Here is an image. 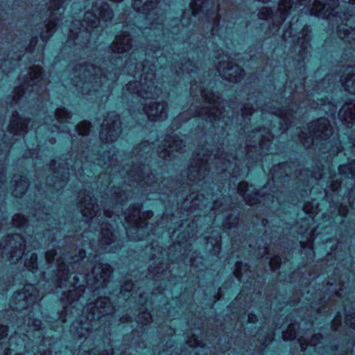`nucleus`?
I'll use <instances>...</instances> for the list:
<instances>
[{
    "mask_svg": "<svg viewBox=\"0 0 355 355\" xmlns=\"http://www.w3.org/2000/svg\"><path fill=\"white\" fill-rule=\"evenodd\" d=\"M70 252L63 257L58 256L55 250H49L45 254L46 261L57 267L58 278L67 281L70 275V270H74L77 265L78 273L87 283L91 284V288H105V283L109 280L112 273L111 266L101 261L99 255L95 254L86 262H82L85 257V251L80 249L78 255H70Z\"/></svg>",
    "mask_w": 355,
    "mask_h": 355,
    "instance_id": "3",
    "label": "nucleus"
},
{
    "mask_svg": "<svg viewBox=\"0 0 355 355\" xmlns=\"http://www.w3.org/2000/svg\"><path fill=\"white\" fill-rule=\"evenodd\" d=\"M214 159L216 160V164H218V162L219 161L223 165H225V162L222 161L224 159V157H222V155H218V154L215 155Z\"/></svg>",
    "mask_w": 355,
    "mask_h": 355,
    "instance_id": "46",
    "label": "nucleus"
},
{
    "mask_svg": "<svg viewBox=\"0 0 355 355\" xmlns=\"http://www.w3.org/2000/svg\"><path fill=\"white\" fill-rule=\"evenodd\" d=\"M259 1H261L263 3H268L270 1V0H258Z\"/></svg>",
    "mask_w": 355,
    "mask_h": 355,
    "instance_id": "58",
    "label": "nucleus"
},
{
    "mask_svg": "<svg viewBox=\"0 0 355 355\" xmlns=\"http://www.w3.org/2000/svg\"><path fill=\"white\" fill-rule=\"evenodd\" d=\"M218 71L222 78L234 83L239 82L245 75L244 70L237 64L228 62L227 66H225L222 61L218 63Z\"/></svg>",
    "mask_w": 355,
    "mask_h": 355,
    "instance_id": "18",
    "label": "nucleus"
},
{
    "mask_svg": "<svg viewBox=\"0 0 355 355\" xmlns=\"http://www.w3.org/2000/svg\"><path fill=\"white\" fill-rule=\"evenodd\" d=\"M252 110V107H250L248 105H245L241 109L243 117L248 118L249 116L252 115L253 113Z\"/></svg>",
    "mask_w": 355,
    "mask_h": 355,
    "instance_id": "40",
    "label": "nucleus"
},
{
    "mask_svg": "<svg viewBox=\"0 0 355 355\" xmlns=\"http://www.w3.org/2000/svg\"><path fill=\"white\" fill-rule=\"evenodd\" d=\"M131 37L129 33L123 31L122 35L116 36L115 40L110 46V65L107 69L96 67L93 64L83 65V63L71 64L68 67L69 79L64 86L75 87L74 92L89 96L88 99L96 100L107 96L110 92L111 85L120 74L119 66L123 64V58L132 48ZM71 89L72 88H70Z\"/></svg>",
    "mask_w": 355,
    "mask_h": 355,
    "instance_id": "1",
    "label": "nucleus"
},
{
    "mask_svg": "<svg viewBox=\"0 0 355 355\" xmlns=\"http://www.w3.org/2000/svg\"><path fill=\"white\" fill-rule=\"evenodd\" d=\"M137 50L132 51L122 69L123 71H128L135 78V81H129L125 89L135 95L137 99L140 98L142 110L149 120L163 121L167 118V103L164 101V96H161L163 92L155 81L156 66L148 64L150 61L148 60L145 63L133 62L132 59L136 60Z\"/></svg>",
    "mask_w": 355,
    "mask_h": 355,
    "instance_id": "2",
    "label": "nucleus"
},
{
    "mask_svg": "<svg viewBox=\"0 0 355 355\" xmlns=\"http://www.w3.org/2000/svg\"><path fill=\"white\" fill-rule=\"evenodd\" d=\"M317 100L320 102L313 101V102L310 104L311 108L320 110L329 116L334 115L336 113L337 107L334 103L323 98L320 99L318 97H317Z\"/></svg>",
    "mask_w": 355,
    "mask_h": 355,
    "instance_id": "26",
    "label": "nucleus"
},
{
    "mask_svg": "<svg viewBox=\"0 0 355 355\" xmlns=\"http://www.w3.org/2000/svg\"><path fill=\"white\" fill-rule=\"evenodd\" d=\"M101 210L99 209V212L98 213V214H97V216H95V217H94V218H93V220L94 219V220H95V221H96L97 220H98V221L102 220L103 217H101V218H100V219H98V218L101 216Z\"/></svg>",
    "mask_w": 355,
    "mask_h": 355,
    "instance_id": "51",
    "label": "nucleus"
},
{
    "mask_svg": "<svg viewBox=\"0 0 355 355\" xmlns=\"http://www.w3.org/2000/svg\"><path fill=\"white\" fill-rule=\"evenodd\" d=\"M194 87V85L191 86V94H194L195 96H198L199 94L200 99L202 101V106L196 111L197 116L212 123L218 124L221 121L227 125L230 116H227L225 114L224 101L212 91H208L200 87L199 91L197 92V87Z\"/></svg>",
    "mask_w": 355,
    "mask_h": 355,
    "instance_id": "7",
    "label": "nucleus"
},
{
    "mask_svg": "<svg viewBox=\"0 0 355 355\" xmlns=\"http://www.w3.org/2000/svg\"><path fill=\"white\" fill-rule=\"evenodd\" d=\"M286 166V164L282 163V164L278 165L277 166H274V168L276 167H278L279 168H284Z\"/></svg>",
    "mask_w": 355,
    "mask_h": 355,
    "instance_id": "54",
    "label": "nucleus"
},
{
    "mask_svg": "<svg viewBox=\"0 0 355 355\" xmlns=\"http://www.w3.org/2000/svg\"><path fill=\"white\" fill-rule=\"evenodd\" d=\"M172 67L173 68L172 70L174 69L178 76L183 75L184 72L187 73H195L198 70V67L191 60L181 63L180 65L178 66L179 69H177L176 65Z\"/></svg>",
    "mask_w": 355,
    "mask_h": 355,
    "instance_id": "32",
    "label": "nucleus"
},
{
    "mask_svg": "<svg viewBox=\"0 0 355 355\" xmlns=\"http://www.w3.org/2000/svg\"><path fill=\"white\" fill-rule=\"evenodd\" d=\"M85 196L80 194V200L78 202V208L80 209L81 213L87 219L93 220V218L96 216L99 212V207L96 203L97 200L92 193H88L87 195L84 193Z\"/></svg>",
    "mask_w": 355,
    "mask_h": 355,
    "instance_id": "17",
    "label": "nucleus"
},
{
    "mask_svg": "<svg viewBox=\"0 0 355 355\" xmlns=\"http://www.w3.org/2000/svg\"><path fill=\"white\" fill-rule=\"evenodd\" d=\"M303 209L306 214H309V216L312 218H313L317 213L316 208L315 209H309L308 203L304 205Z\"/></svg>",
    "mask_w": 355,
    "mask_h": 355,
    "instance_id": "42",
    "label": "nucleus"
},
{
    "mask_svg": "<svg viewBox=\"0 0 355 355\" xmlns=\"http://www.w3.org/2000/svg\"><path fill=\"white\" fill-rule=\"evenodd\" d=\"M238 193L242 196L244 200L249 205H254L257 202V193H254V196L251 198L250 194L248 193L249 188L248 184L245 182H241L238 185Z\"/></svg>",
    "mask_w": 355,
    "mask_h": 355,
    "instance_id": "31",
    "label": "nucleus"
},
{
    "mask_svg": "<svg viewBox=\"0 0 355 355\" xmlns=\"http://www.w3.org/2000/svg\"><path fill=\"white\" fill-rule=\"evenodd\" d=\"M300 1V0H298ZM332 3L329 0H300V6H304V14L315 15L329 19L332 24L338 25L337 34L340 39L349 43V49L355 52V0H345L343 6L345 10H341V6L338 4V0Z\"/></svg>",
    "mask_w": 355,
    "mask_h": 355,
    "instance_id": "4",
    "label": "nucleus"
},
{
    "mask_svg": "<svg viewBox=\"0 0 355 355\" xmlns=\"http://www.w3.org/2000/svg\"><path fill=\"white\" fill-rule=\"evenodd\" d=\"M310 30L308 27H305L303 29V37H299L297 42L300 44V53L301 55V57L302 58V61L304 62L305 56H304V54L307 53V49L309 46V42L310 40V35H309Z\"/></svg>",
    "mask_w": 355,
    "mask_h": 355,
    "instance_id": "33",
    "label": "nucleus"
},
{
    "mask_svg": "<svg viewBox=\"0 0 355 355\" xmlns=\"http://www.w3.org/2000/svg\"><path fill=\"white\" fill-rule=\"evenodd\" d=\"M146 216H147V217H148V218H149V217H150V216H153V212H152V211H148V212L146 213Z\"/></svg>",
    "mask_w": 355,
    "mask_h": 355,
    "instance_id": "57",
    "label": "nucleus"
},
{
    "mask_svg": "<svg viewBox=\"0 0 355 355\" xmlns=\"http://www.w3.org/2000/svg\"><path fill=\"white\" fill-rule=\"evenodd\" d=\"M270 112L277 116L278 118L284 120V117L286 116L285 114L283 113L282 110H277L276 108L271 109Z\"/></svg>",
    "mask_w": 355,
    "mask_h": 355,
    "instance_id": "44",
    "label": "nucleus"
},
{
    "mask_svg": "<svg viewBox=\"0 0 355 355\" xmlns=\"http://www.w3.org/2000/svg\"><path fill=\"white\" fill-rule=\"evenodd\" d=\"M308 133L302 132L299 135L300 141L308 148L311 144H318L320 141L322 150L329 153L330 155H336L343 150L340 141L337 135L333 136V129L329 121L324 117L313 121L308 126Z\"/></svg>",
    "mask_w": 355,
    "mask_h": 355,
    "instance_id": "6",
    "label": "nucleus"
},
{
    "mask_svg": "<svg viewBox=\"0 0 355 355\" xmlns=\"http://www.w3.org/2000/svg\"><path fill=\"white\" fill-rule=\"evenodd\" d=\"M103 157L102 160H98V164L101 166H112L114 165V161L116 160L117 155L113 153L111 155V151L105 153L103 155H101Z\"/></svg>",
    "mask_w": 355,
    "mask_h": 355,
    "instance_id": "34",
    "label": "nucleus"
},
{
    "mask_svg": "<svg viewBox=\"0 0 355 355\" xmlns=\"http://www.w3.org/2000/svg\"><path fill=\"white\" fill-rule=\"evenodd\" d=\"M343 74L338 76L340 82L346 91L355 94V66H343L342 69ZM337 79V76L334 77Z\"/></svg>",
    "mask_w": 355,
    "mask_h": 355,
    "instance_id": "20",
    "label": "nucleus"
},
{
    "mask_svg": "<svg viewBox=\"0 0 355 355\" xmlns=\"http://www.w3.org/2000/svg\"><path fill=\"white\" fill-rule=\"evenodd\" d=\"M253 134L258 137V145L259 148H263V146L265 145V141H270L272 139V135L269 132H266V135L261 133V130H258Z\"/></svg>",
    "mask_w": 355,
    "mask_h": 355,
    "instance_id": "37",
    "label": "nucleus"
},
{
    "mask_svg": "<svg viewBox=\"0 0 355 355\" xmlns=\"http://www.w3.org/2000/svg\"><path fill=\"white\" fill-rule=\"evenodd\" d=\"M349 139V140H350V143H351V144H352V148H353V150H355V139H352V137H350Z\"/></svg>",
    "mask_w": 355,
    "mask_h": 355,
    "instance_id": "52",
    "label": "nucleus"
},
{
    "mask_svg": "<svg viewBox=\"0 0 355 355\" xmlns=\"http://www.w3.org/2000/svg\"><path fill=\"white\" fill-rule=\"evenodd\" d=\"M71 116H70V113L68 112L64 108H60L56 110L53 116H51V121H55V123L53 125V127L51 128L52 132L56 130L57 132H67L70 135H71V132L69 127L63 126L61 128V125L69 123V119H70Z\"/></svg>",
    "mask_w": 355,
    "mask_h": 355,
    "instance_id": "19",
    "label": "nucleus"
},
{
    "mask_svg": "<svg viewBox=\"0 0 355 355\" xmlns=\"http://www.w3.org/2000/svg\"><path fill=\"white\" fill-rule=\"evenodd\" d=\"M101 210L99 209V212L98 213V214H97V216H95V217H94V218H93V220L94 219V220H95V221H96L97 220H98V221L102 220L103 217H101V218H100V219H98V218L101 216Z\"/></svg>",
    "mask_w": 355,
    "mask_h": 355,
    "instance_id": "50",
    "label": "nucleus"
},
{
    "mask_svg": "<svg viewBox=\"0 0 355 355\" xmlns=\"http://www.w3.org/2000/svg\"><path fill=\"white\" fill-rule=\"evenodd\" d=\"M333 78V76L331 75H327L322 80V83H324L326 81H330L331 78Z\"/></svg>",
    "mask_w": 355,
    "mask_h": 355,
    "instance_id": "48",
    "label": "nucleus"
},
{
    "mask_svg": "<svg viewBox=\"0 0 355 355\" xmlns=\"http://www.w3.org/2000/svg\"><path fill=\"white\" fill-rule=\"evenodd\" d=\"M230 218H229V216H226V219L224 221V227L226 229L231 230L232 228H236L237 227V225L239 224V218L237 216H235L232 221H230Z\"/></svg>",
    "mask_w": 355,
    "mask_h": 355,
    "instance_id": "39",
    "label": "nucleus"
},
{
    "mask_svg": "<svg viewBox=\"0 0 355 355\" xmlns=\"http://www.w3.org/2000/svg\"><path fill=\"white\" fill-rule=\"evenodd\" d=\"M8 334V327L6 325L0 324V339L6 338Z\"/></svg>",
    "mask_w": 355,
    "mask_h": 355,
    "instance_id": "43",
    "label": "nucleus"
},
{
    "mask_svg": "<svg viewBox=\"0 0 355 355\" xmlns=\"http://www.w3.org/2000/svg\"><path fill=\"white\" fill-rule=\"evenodd\" d=\"M100 138L103 142L112 143L117 139L121 129L119 116L115 112L107 114L102 125Z\"/></svg>",
    "mask_w": 355,
    "mask_h": 355,
    "instance_id": "14",
    "label": "nucleus"
},
{
    "mask_svg": "<svg viewBox=\"0 0 355 355\" xmlns=\"http://www.w3.org/2000/svg\"><path fill=\"white\" fill-rule=\"evenodd\" d=\"M214 209L216 211H221V212H223V209L224 208H221L218 207V202H216L214 205Z\"/></svg>",
    "mask_w": 355,
    "mask_h": 355,
    "instance_id": "47",
    "label": "nucleus"
},
{
    "mask_svg": "<svg viewBox=\"0 0 355 355\" xmlns=\"http://www.w3.org/2000/svg\"><path fill=\"white\" fill-rule=\"evenodd\" d=\"M152 50L150 51H146L145 53L146 56L150 57L152 55V58H157V61H159V59L162 60V58L159 55V50H154L153 52H151Z\"/></svg>",
    "mask_w": 355,
    "mask_h": 355,
    "instance_id": "41",
    "label": "nucleus"
},
{
    "mask_svg": "<svg viewBox=\"0 0 355 355\" xmlns=\"http://www.w3.org/2000/svg\"><path fill=\"white\" fill-rule=\"evenodd\" d=\"M331 349H332V350H336V349H337V346H336V345H334V346H332V347H331Z\"/></svg>",
    "mask_w": 355,
    "mask_h": 355,
    "instance_id": "60",
    "label": "nucleus"
},
{
    "mask_svg": "<svg viewBox=\"0 0 355 355\" xmlns=\"http://www.w3.org/2000/svg\"><path fill=\"white\" fill-rule=\"evenodd\" d=\"M61 286H58L56 288H60Z\"/></svg>",
    "mask_w": 355,
    "mask_h": 355,
    "instance_id": "64",
    "label": "nucleus"
},
{
    "mask_svg": "<svg viewBox=\"0 0 355 355\" xmlns=\"http://www.w3.org/2000/svg\"><path fill=\"white\" fill-rule=\"evenodd\" d=\"M89 245H91V248H95V247H94V241H89ZM94 250H95L96 251H98V250H96V249H94Z\"/></svg>",
    "mask_w": 355,
    "mask_h": 355,
    "instance_id": "55",
    "label": "nucleus"
},
{
    "mask_svg": "<svg viewBox=\"0 0 355 355\" xmlns=\"http://www.w3.org/2000/svg\"><path fill=\"white\" fill-rule=\"evenodd\" d=\"M73 173L75 169L73 168V166L69 168V167L64 168L59 166V168L54 171V176L57 179V180L53 182V187L58 189V187L63 188L65 187L66 182L69 180V175H71V172Z\"/></svg>",
    "mask_w": 355,
    "mask_h": 355,
    "instance_id": "24",
    "label": "nucleus"
},
{
    "mask_svg": "<svg viewBox=\"0 0 355 355\" xmlns=\"http://www.w3.org/2000/svg\"><path fill=\"white\" fill-rule=\"evenodd\" d=\"M46 80L44 78L42 69L34 65L24 74L20 85L15 89L14 100L17 103L23 98H31L46 91Z\"/></svg>",
    "mask_w": 355,
    "mask_h": 355,
    "instance_id": "8",
    "label": "nucleus"
},
{
    "mask_svg": "<svg viewBox=\"0 0 355 355\" xmlns=\"http://www.w3.org/2000/svg\"><path fill=\"white\" fill-rule=\"evenodd\" d=\"M161 256L163 257L162 252L157 258L156 257L153 258V259H157L156 261H158V265L155 267H152L150 266V268L148 269V277L149 279H152L154 281L164 279L166 275V271L168 268L166 266H164L162 259L160 260Z\"/></svg>",
    "mask_w": 355,
    "mask_h": 355,
    "instance_id": "23",
    "label": "nucleus"
},
{
    "mask_svg": "<svg viewBox=\"0 0 355 355\" xmlns=\"http://www.w3.org/2000/svg\"><path fill=\"white\" fill-rule=\"evenodd\" d=\"M66 0H50L49 5L45 10V20L40 27V34L43 42L53 34L55 28L60 24L64 12V4Z\"/></svg>",
    "mask_w": 355,
    "mask_h": 355,
    "instance_id": "10",
    "label": "nucleus"
},
{
    "mask_svg": "<svg viewBox=\"0 0 355 355\" xmlns=\"http://www.w3.org/2000/svg\"><path fill=\"white\" fill-rule=\"evenodd\" d=\"M219 241H220V239L218 241H216V244H218Z\"/></svg>",
    "mask_w": 355,
    "mask_h": 355,
    "instance_id": "62",
    "label": "nucleus"
},
{
    "mask_svg": "<svg viewBox=\"0 0 355 355\" xmlns=\"http://www.w3.org/2000/svg\"><path fill=\"white\" fill-rule=\"evenodd\" d=\"M55 163H56V162H55V160L52 161V162H51V166H52L53 167H54V166H55Z\"/></svg>",
    "mask_w": 355,
    "mask_h": 355,
    "instance_id": "59",
    "label": "nucleus"
},
{
    "mask_svg": "<svg viewBox=\"0 0 355 355\" xmlns=\"http://www.w3.org/2000/svg\"><path fill=\"white\" fill-rule=\"evenodd\" d=\"M264 113L263 110H261V114L263 115Z\"/></svg>",
    "mask_w": 355,
    "mask_h": 355,
    "instance_id": "63",
    "label": "nucleus"
},
{
    "mask_svg": "<svg viewBox=\"0 0 355 355\" xmlns=\"http://www.w3.org/2000/svg\"><path fill=\"white\" fill-rule=\"evenodd\" d=\"M101 210L99 209V212L98 213V214H97V216H95V217H94V218H93V220L94 219V220H95V221H96L97 220H98V221L102 220L103 217H101V218H100V219H98V218L101 216Z\"/></svg>",
    "mask_w": 355,
    "mask_h": 355,
    "instance_id": "49",
    "label": "nucleus"
},
{
    "mask_svg": "<svg viewBox=\"0 0 355 355\" xmlns=\"http://www.w3.org/2000/svg\"><path fill=\"white\" fill-rule=\"evenodd\" d=\"M31 129H37V128H38V127H36V125H35V124H34V122H33V123H31Z\"/></svg>",
    "mask_w": 355,
    "mask_h": 355,
    "instance_id": "56",
    "label": "nucleus"
},
{
    "mask_svg": "<svg viewBox=\"0 0 355 355\" xmlns=\"http://www.w3.org/2000/svg\"><path fill=\"white\" fill-rule=\"evenodd\" d=\"M211 157V153L207 149L197 153L195 165H191L188 171V178L191 181L199 182L205 180L209 174Z\"/></svg>",
    "mask_w": 355,
    "mask_h": 355,
    "instance_id": "11",
    "label": "nucleus"
},
{
    "mask_svg": "<svg viewBox=\"0 0 355 355\" xmlns=\"http://www.w3.org/2000/svg\"><path fill=\"white\" fill-rule=\"evenodd\" d=\"M101 236L98 241V250L105 252H115L121 247V242L116 239L113 225L103 221L101 224Z\"/></svg>",
    "mask_w": 355,
    "mask_h": 355,
    "instance_id": "13",
    "label": "nucleus"
},
{
    "mask_svg": "<svg viewBox=\"0 0 355 355\" xmlns=\"http://www.w3.org/2000/svg\"><path fill=\"white\" fill-rule=\"evenodd\" d=\"M306 174L307 175L306 180L303 178L304 175L302 173L300 174L298 178L302 182H305L307 186L312 184L313 181L322 182L327 179V187L333 191H336L341 188L343 183V180H338L337 175L336 174L333 175L330 171L328 172V175L324 171V169H322V171L319 172L306 171Z\"/></svg>",
    "mask_w": 355,
    "mask_h": 355,
    "instance_id": "16",
    "label": "nucleus"
},
{
    "mask_svg": "<svg viewBox=\"0 0 355 355\" xmlns=\"http://www.w3.org/2000/svg\"><path fill=\"white\" fill-rule=\"evenodd\" d=\"M14 178L15 187L12 191V194L15 197L19 198L25 193L28 187V180L24 176H15Z\"/></svg>",
    "mask_w": 355,
    "mask_h": 355,
    "instance_id": "29",
    "label": "nucleus"
},
{
    "mask_svg": "<svg viewBox=\"0 0 355 355\" xmlns=\"http://www.w3.org/2000/svg\"><path fill=\"white\" fill-rule=\"evenodd\" d=\"M19 60V55L17 56V60Z\"/></svg>",
    "mask_w": 355,
    "mask_h": 355,
    "instance_id": "61",
    "label": "nucleus"
},
{
    "mask_svg": "<svg viewBox=\"0 0 355 355\" xmlns=\"http://www.w3.org/2000/svg\"><path fill=\"white\" fill-rule=\"evenodd\" d=\"M185 148L186 145L183 140L176 136H167L163 146L158 147L157 153L159 157L170 160L177 157L175 153H184Z\"/></svg>",
    "mask_w": 355,
    "mask_h": 355,
    "instance_id": "15",
    "label": "nucleus"
},
{
    "mask_svg": "<svg viewBox=\"0 0 355 355\" xmlns=\"http://www.w3.org/2000/svg\"><path fill=\"white\" fill-rule=\"evenodd\" d=\"M111 201L114 204L112 210L103 207V216L115 224L119 220L125 227L127 236L130 240H140L139 233L143 231L144 222V213L141 212V205H133L123 214L121 206L127 201L129 193L120 188L115 189L112 193Z\"/></svg>",
    "mask_w": 355,
    "mask_h": 355,
    "instance_id": "5",
    "label": "nucleus"
},
{
    "mask_svg": "<svg viewBox=\"0 0 355 355\" xmlns=\"http://www.w3.org/2000/svg\"><path fill=\"white\" fill-rule=\"evenodd\" d=\"M338 117L341 121L350 128L355 123V99L345 104L338 112Z\"/></svg>",
    "mask_w": 355,
    "mask_h": 355,
    "instance_id": "22",
    "label": "nucleus"
},
{
    "mask_svg": "<svg viewBox=\"0 0 355 355\" xmlns=\"http://www.w3.org/2000/svg\"><path fill=\"white\" fill-rule=\"evenodd\" d=\"M243 270H244V272H243V268L241 267L240 264L239 263H236V269H235V271L234 273L235 277L239 282H245V276L248 277H250L248 272L251 273V271L248 270V268L247 267L246 265L244 266Z\"/></svg>",
    "mask_w": 355,
    "mask_h": 355,
    "instance_id": "35",
    "label": "nucleus"
},
{
    "mask_svg": "<svg viewBox=\"0 0 355 355\" xmlns=\"http://www.w3.org/2000/svg\"><path fill=\"white\" fill-rule=\"evenodd\" d=\"M209 5V0H191L190 3V8L193 17L199 15L200 13L203 14L208 20L213 19V28L211 29V35L213 37L218 33L219 25V15L220 5L216 8L211 7L208 8Z\"/></svg>",
    "mask_w": 355,
    "mask_h": 355,
    "instance_id": "12",
    "label": "nucleus"
},
{
    "mask_svg": "<svg viewBox=\"0 0 355 355\" xmlns=\"http://www.w3.org/2000/svg\"><path fill=\"white\" fill-rule=\"evenodd\" d=\"M37 42V37H35V38H33L31 41V43H30V46L28 48H27V51H32V48L35 47V46L36 45Z\"/></svg>",
    "mask_w": 355,
    "mask_h": 355,
    "instance_id": "45",
    "label": "nucleus"
},
{
    "mask_svg": "<svg viewBox=\"0 0 355 355\" xmlns=\"http://www.w3.org/2000/svg\"><path fill=\"white\" fill-rule=\"evenodd\" d=\"M12 220L13 225L19 229L24 228L27 223L26 219L20 214H15Z\"/></svg>",
    "mask_w": 355,
    "mask_h": 355,
    "instance_id": "38",
    "label": "nucleus"
},
{
    "mask_svg": "<svg viewBox=\"0 0 355 355\" xmlns=\"http://www.w3.org/2000/svg\"><path fill=\"white\" fill-rule=\"evenodd\" d=\"M126 173L128 182H136L141 187H144L147 184L144 171L140 166H135L131 170H127Z\"/></svg>",
    "mask_w": 355,
    "mask_h": 355,
    "instance_id": "25",
    "label": "nucleus"
},
{
    "mask_svg": "<svg viewBox=\"0 0 355 355\" xmlns=\"http://www.w3.org/2000/svg\"><path fill=\"white\" fill-rule=\"evenodd\" d=\"M31 123L30 119H23L18 116L16 113L13 115L8 125V131L15 136H24L28 130V126Z\"/></svg>",
    "mask_w": 355,
    "mask_h": 355,
    "instance_id": "21",
    "label": "nucleus"
},
{
    "mask_svg": "<svg viewBox=\"0 0 355 355\" xmlns=\"http://www.w3.org/2000/svg\"><path fill=\"white\" fill-rule=\"evenodd\" d=\"M91 124L89 122L84 121L74 126V130L80 135H87L90 132Z\"/></svg>",
    "mask_w": 355,
    "mask_h": 355,
    "instance_id": "36",
    "label": "nucleus"
},
{
    "mask_svg": "<svg viewBox=\"0 0 355 355\" xmlns=\"http://www.w3.org/2000/svg\"><path fill=\"white\" fill-rule=\"evenodd\" d=\"M3 178H4L3 173V172H2V173H0V183H1V184H3ZM1 187V186L0 185V187Z\"/></svg>",
    "mask_w": 355,
    "mask_h": 355,
    "instance_id": "53",
    "label": "nucleus"
},
{
    "mask_svg": "<svg viewBox=\"0 0 355 355\" xmlns=\"http://www.w3.org/2000/svg\"><path fill=\"white\" fill-rule=\"evenodd\" d=\"M189 200H191L190 206L188 209V212L193 213L196 209H202V208H206L207 206V199L204 197L202 194L198 195L196 197H193V195H190L184 202V205Z\"/></svg>",
    "mask_w": 355,
    "mask_h": 355,
    "instance_id": "27",
    "label": "nucleus"
},
{
    "mask_svg": "<svg viewBox=\"0 0 355 355\" xmlns=\"http://www.w3.org/2000/svg\"><path fill=\"white\" fill-rule=\"evenodd\" d=\"M0 248L3 251H8L12 258L16 257L17 259L24 258V266L32 272H35L37 270V256L34 252L30 254L29 251L25 252L26 240L20 234H15L8 236V239L1 242Z\"/></svg>",
    "mask_w": 355,
    "mask_h": 355,
    "instance_id": "9",
    "label": "nucleus"
},
{
    "mask_svg": "<svg viewBox=\"0 0 355 355\" xmlns=\"http://www.w3.org/2000/svg\"><path fill=\"white\" fill-rule=\"evenodd\" d=\"M338 175H343L345 179L352 181V185L354 184L355 178V159L352 160L347 164L340 165L338 167Z\"/></svg>",
    "mask_w": 355,
    "mask_h": 355,
    "instance_id": "28",
    "label": "nucleus"
},
{
    "mask_svg": "<svg viewBox=\"0 0 355 355\" xmlns=\"http://www.w3.org/2000/svg\"><path fill=\"white\" fill-rule=\"evenodd\" d=\"M257 257L260 256V258H266V260L268 262L269 266L271 270L275 271L280 267L281 265V258L280 257L275 255L273 257H271L268 253V249L263 248V252H259L257 254Z\"/></svg>",
    "mask_w": 355,
    "mask_h": 355,
    "instance_id": "30",
    "label": "nucleus"
}]
</instances>
